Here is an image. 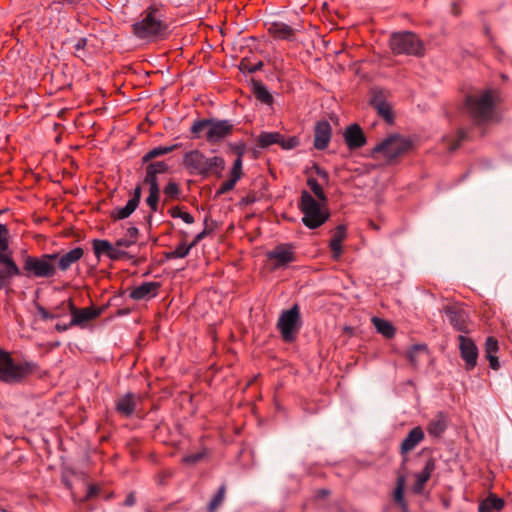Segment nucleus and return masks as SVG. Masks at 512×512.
Returning <instances> with one entry per match:
<instances>
[{"label":"nucleus","instance_id":"a878e982","mask_svg":"<svg viewBox=\"0 0 512 512\" xmlns=\"http://www.w3.org/2000/svg\"><path fill=\"white\" fill-rule=\"evenodd\" d=\"M347 236V227L344 224L338 225L329 242V248L332 252L333 259L337 260L342 254V242Z\"/></svg>","mask_w":512,"mask_h":512},{"label":"nucleus","instance_id":"c756f323","mask_svg":"<svg viewBox=\"0 0 512 512\" xmlns=\"http://www.w3.org/2000/svg\"><path fill=\"white\" fill-rule=\"evenodd\" d=\"M499 350L498 341L495 337L489 336L485 342V353L489 361V365L493 370H498L500 367L498 357L495 355Z\"/></svg>","mask_w":512,"mask_h":512},{"label":"nucleus","instance_id":"a19ab883","mask_svg":"<svg viewBox=\"0 0 512 512\" xmlns=\"http://www.w3.org/2000/svg\"><path fill=\"white\" fill-rule=\"evenodd\" d=\"M7 236L8 229L6 225L0 224V257L12 256Z\"/></svg>","mask_w":512,"mask_h":512},{"label":"nucleus","instance_id":"e433bc0d","mask_svg":"<svg viewBox=\"0 0 512 512\" xmlns=\"http://www.w3.org/2000/svg\"><path fill=\"white\" fill-rule=\"evenodd\" d=\"M226 495V485L222 484L216 494L212 497L207 505V512H217L219 507L223 504Z\"/></svg>","mask_w":512,"mask_h":512},{"label":"nucleus","instance_id":"9d476101","mask_svg":"<svg viewBox=\"0 0 512 512\" xmlns=\"http://www.w3.org/2000/svg\"><path fill=\"white\" fill-rule=\"evenodd\" d=\"M268 260L273 261L272 269L287 267L296 261L295 247L290 243L279 244L266 254Z\"/></svg>","mask_w":512,"mask_h":512},{"label":"nucleus","instance_id":"9b49d317","mask_svg":"<svg viewBox=\"0 0 512 512\" xmlns=\"http://www.w3.org/2000/svg\"><path fill=\"white\" fill-rule=\"evenodd\" d=\"M66 307L71 314V321L68 323V326L84 327L88 322L99 317L102 312L101 308L94 307L79 309L75 307L72 299L66 302Z\"/></svg>","mask_w":512,"mask_h":512},{"label":"nucleus","instance_id":"de8ad7c7","mask_svg":"<svg viewBox=\"0 0 512 512\" xmlns=\"http://www.w3.org/2000/svg\"><path fill=\"white\" fill-rule=\"evenodd\" d=\"M169 214L173 218H181L186 224H192L195 221L194 217L190 213L183 211L180 206L172 207L169 210Z\"/></svg>","mask_w":512,"mask_h":512},{"label":"nucleus","instance_id":"6e6552de","mask_svg":"<svg viewBox=\"0 0 512 512\" xmlns=\"http://www.w3.org/2000/svg\"><path fill=\"white\" fill-rule=\"evenodd\" d=\"M412 147V142L399 134H393L379 142L373 149L372 154H382L386 159L393 160Z\"/></svg>","mask_w":512,"mask_h":512},{"label":"nucleus","instance_id":"a18cd8bd","mask_svg":"<svg viewBox=\"0 0 512 512\" xmlns=\"http://www.w3.org/2000/svg\"><path fill=\"white\" fill-rule=\"evenodd\" d=\"M307 185L310 187V189L312 190V192L315 194L319 201L324 203L327 201V196L322 186L318 183V181L315 178L309 177L307 179Z\"/></svg>","mask_w":512,"mask_h":512},{"label":"nucleus","instance_id":"20e7f679","mask_svg":"<svg viewBox=\"0 0 512 512\" xmlns=\"http://www.w3.org/2000/svg\"><path fill=\"white\" fill-rule=\"evenodd\" d=\"M58 253L41 256L26 255L23 260L22 275L35 278H53L57 273L56 259Z\"/></svg>","mask_w":512,"mask_h":512},{"label":"nucleus","instance_id":"864d4df0","mask_svg":"<svg viewBox=\"0 0 512 512\" xmlns=\"http://www.w3.org/2000/svg\"><path fill=\"white\" fill-rule=\"evenodd\" d=\"M242 176V159H236L231 169L230 177L238 181Z\"/></svg>","mask_w":512,"mask_h":512},{"label":"nucleus","instance_id":"5701e85b","mask_svg":"<svg viewBox=\"0 0 512 512\" xmlns=\"http://www.w3.org/2000/svg\"><path fill=\"white\" fill-rule=\"evenodd\" d=\"M205 155L195 149L184 154L183 165L189 171L190 174L201 175L203 170Z\"/></svg>","mask_w":512,"mask_h":512},{"label":"nucleus","instance_id":"3c124183","mask_svg":"<svg viewBox=\"0 0 512 512\" xmlns=\"http://www.w3.org/2000/svg\"><path fill=\"white\" fill-rule=\"evenodd\" d=\"M278 144L284 149H293L299 144V139L297 137L285 138L282 135V140Z\"/></svg>","mask_w":512,"mask_h":512},{"label":"nucleus","instance_id":"ea45409f","mask_svg":"<svg viewBox=\"0 0 512 512\" xmlns=\"http://www.w3.org/2000/svg\"><path fill=\"white\" fill-rule=\"evenodd\" d=\"M190 251H191V246H189V244L187 245L185 242H182L175 248V250L165 252L164 257L167 260L177 259V258H185L186 256H188Z\"/></svg>","mask_w":512,"mask_h":512},{"label":"nucleus","instance_id":"1a4fd4ad","mask_svg":"<svg viewBox=\"0 0 512 512\" xmlns=\"http://www.w3.org/2000/svg\"><path fill=\"white\" fill-rule=\"evenodd\" d=\"M301 327L300 309L297 304L290 309L282 311L277 322L282 339L286 343L293 342Z\"/></svg>","mask_w":512,"mask_h":512},{"label":"nucleus","instance_id":"79ce46f5","mask_svg":"<svg viewBox=\"0 0 512 512\" xmlns=\"http://www.w3.org/2000/svg\"><path fill=\"white\" fill-rule=\"evenodd\" d=\"M66 308V302L63 301L59 306L54 308L52 311H48L44 307H39L38 312L44 320L58 318L64 313Z\"/></svg>","mask_w":512,"mask_h":512},{"label":"nucleus","instance_id":"f257e3e1","mask_svg":"<svg viewBox=\"0 0 512 512\" xmlns=\"http://www.w3.org/2000/svg\"><path fill=\"white\" fill-rule=\"evenodd\" d=\"M192 138L202 137L210 144H217L229 137L234 131V125L227 119L204 118L195 120L190 128Z\"/></svg>","mask_w":512,"mask_h":512},{"label":"nucleus","instance_id":"2eb2a0df","mask_svg":"<svg viewBox=\"0 0 512 512\" xmlns=\"http://www.w3.org/2000/svg\"><path fill=\"white\" fill-rule=\"evenodd\" d=\"M85 254L82 247H75L63 254L58 253L56 259V268L61 272L68 271L72 265L80 261Z\"/></svg>","mask_w":512,"mask_h":512},{"label":"nucleus","instance_id":"e2e57ef3","mask_svg":"<svg viewBox=\"0 0 512 512\" xmlns=\"http://www.w3.org/2000/svg\"><path fill=\"white\" fill-rule=\"evenodd\" d=\"M136 503V498H135V495L133 492L129 493L127 496H126V499L124 501V505L127 506V507H131L133 506L134 504Z\"/></svg>","mask_w":512,"mask_h":512},{"label":"nucleus","instance_id":"7ed1b4c3","mask_svg":"<svg viewBox=\"0 0 512 512\" xmlns=\"http://www.w3.org/2000/svg\"><path fill=\"white\" fill-rule=\"evenodd\" d=\"M465 108L469 117L477 125L490 122L494 118L495 104L490 90L481 94L467 95Z\"/></svg>","mask_w":512,"mask_h":512},{"label":"nucleus","instance_id":"4c0bfd02","mask_svg":"<svg viewBox=\"0 0 512 512\" xmlns=\"http://www.w3.org/2000/svg\"><path fill=\"white\" fill-rule=\"evenodd\" d=\"M138 206L128 200L127 204L121 208H115L111 212V218L113 220H123L128 218L137 208Z\"/></svg>","mask_w":512,"mask_h":512},{"label":"nucleus","instance_id":"412c9836","mask_svg":"<svg viewBox=\"0 0 512 512\" xmlns=\"http://www.w3.org/2000/svg\"><path fill=\"white\" fill-rule=\"evenodd\" d=\"M161 285L159 282H144L130 291L133 300H149L158 295Z\"/></svg>","mask_w":512,"mask_h":512},{"label":"nucleus","instance_id":"680f3d73","mask_svg":"<svg viewBox=\"0 0 512 512\" xmlns=\"http://www.w3.org/2000/svg\"><path fill=\"white\" fill-rule=\"evenodd\" d=\"M99 492V488L96 485H90L86 494V499L96 496Z\"/></svg>","mask_w":512,"mask_h":512},{"label":"nucleus","instance_id":"4d7b16f0","mask_svg":"<svg viewBox=\"0 0 512 512\" xmlns=\"http://www.w3.org/2000/svg\"><path fill=\"white\" fill-rule=\"evenodd\" d=\"M141 195H142V188L138 184L133 191V195H132V198L130 199V201L134 202V204L138 206L140 203V200H141Z\"/></svg>","mask_w":512,"mask_h":512},{"label":"nucleus","instance_id":"39448f33","mask_svg":"<svg viewBox=\"0 0 512 512\" xmlns=\"http://www.w3.org/2000/svg\"><path fill=\"white\" fill-rule=\"evenodd\" d=\"M298 206L303 214L302 222L309 229L322 226L330 216L329 212L323 210L320 203L306 190L301 192Z\"/></svg>","mask_w":512,"mask_h":512},{"label":"nucleus","instance_id":"dca6fc26","mask_svg":"<svg viewBox=\"0 0 512 512\" xmlns=\"http://www.w3.org/2000/svg\"><path fill=\"white\" fill-rule=\"evenodd\" d=\"M436 469V459L429 457L425 462L423 469L414 475L415 482L412 486V490L415 494H421L424 491L425 484L431 478L432 473Z\"/></svg>","mask_w":512,"mask_h":512},{"label":"nucleus","instance_id":"6ab92c4d","mask_svg":"<svg viewBox=\"0 0 512 512\" xmlns=\"http://www.w3.org/2000/svg\"><path fill=\"white\" fill-rule=\"evenodd\" d=\"M445 313L448 316L450 324L457 330L463 333L469 332L468 316L467 313L455 306H447Z\"/></svg>","mask_w":512,"mask_h":512},{"label":"nucleus","instance_id":"338daca9","mask_svg":"<svg viewBox=\"0 0 512 512\" xmlns=\"http://www.w3.org/2000/svg\"><path fill=\"white\" fill-rule=\"evenodd\" d=\"M171 476V473L170 472H164L162 474L159 475L160 477V483H164V480H165V477H170Z\"/></svg>","mask_w":512,"mask_h":512},{"label":"nucleus","instance_id":"69168bd1","mask_svg":"<svg viewBox=\"0 0 512 512\" xmlns=\"http://www.w3.org/2000/svg\"><path fill=\"white\" fill-rule=\"evenodd\" d=\"M72 326H68V324H60V323H57L55 325V329L58 331V332H64L66 330H68L69 328H71Z\"/></svg>","mask_w":512,"mask_h":512},{"label":"nucleus","instance_id":"bf43d9fd","mask_svg":"<svg viewBox=\"0 0 512 512\" xmlns=\"http://www.w3.org/2000/svg\"><path fill=\"white\" fill-rule=\"evenodd\" d=\"M135 244L134 243V240H130L128 238H121V239H118L116 242H115V245L118 249L120 248H128L130 247L131 245Z\"/></svg>","mask_w":512,"mask_h":512},{"label":"nucleus","instance_id":"58836bf2","mask_svg":"<svg viewBox=\"0 0 512 512\" xmlns=\"http://www.w3.org/2000/svg\"><path fill=\"white\" fill-rule=\"evenodd\" d=\"M467 138V134L463 129H459L455 136L444 137L443 141L448 143V150L450 152L455 151L461 145V143Z\"/></svg>","mask_w":512,"mask_h":512},{"label":"nucleus","instance_id":"393cba45","mask_svg":"<svg viewBox=\"0 0 512 512\" xmlns=\"http://www.w3.org/2000/svg\"><path fill=\"white\" fill-rule=\"evenodd\" d=\"M136 406V396L135 394L129 392L116 401L115 409L121 416L129 418L134 414Z\"/></svg>","mask_w":512,"mask_h":512},{"label":"nucleus","instance_id":"7c9ffc66","mask_svg":"<svg viewBox=\"0 0 512 512\" xmlns=\"http://www.w3.org/2000/svg\"><path fill=\"white\" fill-rule=\"evenodd\" d=\"M504 500L494 494H490L486 499L482 500L479 504V512H494L500 511L504 507Z\"/></svg>","mask_w":512,"mask_h":512},{"label":"nucleus","instance_id":"37998d69","mask_svg":"<svg viewBox=\"0 0 512 512\" xmlns=\"http://www.w3.org/2000/svg\"><path fill=\"white\" fill-rule=\"evenodd\" d=\"M160 188L159 186L149 185V195L146 198V203L152 212L158 211Z\"/></svg>","mask_w":512,"mask_h":512},{"label":"nucleus","instance_id":"ddd939ff","mask_svg":"<svg viewBox=\"0 0 512 512\" xmlns=\"http://www.w3.org/2000/svg\"><path fill=\"white\" fill-rule=\"evenodd\" d=\"M461 358L465 362L466 370H472L478 359V348L471 338L463 335L458 336Z\"/></svg>","mask_w":512,"mask_h":512},{"label":"nucleus","instance_id":"72a5a7b5","mask_svg":"<svg viewBox=\"0 0 512 512\" xmlns=\"http://www.w3.org/2000/svg\"><path fill=\"white\" fill-rule=\"evenodd\" d=\"M252 90L255 98L261 103L266 105L273 103V96L261 81H253Z\"/></svg>","mask_w":512,"mask_h":512},{"label":"nucleus","instance_id":"bb28decb","mask_svg":"<svg viewBox=\"0 0 512 512\" xmlns=\"http://www.w3.org/2000/svg\"><path fill=\"white\" fill-rule=\"evenodd\" d=\"M224 168L225 161L222 157L214 156L208 158L205 156L201 176L207 177L208 175H215L220 177Z\"/></svg>","mask_w":512,"mask_h":512},{"label":"nucleus","instance_id":"b1692460","mask_svg":"<svg viewBox=\"0 0 512 512\" xmlns=\"http://www.w3.org/2000/svg\"><path fill=\"white\" fill-rule=\"evenodd\" d=\"M145 168L144 184L159 186L157 176L169 171V166L165 161L148 162Z\"/></svg>","mask_w":512,"mask_h":512},{"label":"nucleus","instance_id":"cd10ccee","mask_svg":"<svg viewBox=\"0 0 512 512\" xmlns=\"http://www.w3.org/2000/svg\"><path fill=\"white\" fill-rule=\"evenodd\" d=\"M268 33L276 38L281 40L293 41L295 39V31L294 29L282 22H273L268 28Z\"/></svg>","mask_w":512,"mask_h":512},{"label":"nucleus","instance_id":"4468645a","mask_svg":"<svg viewBox=\"0 0 512 512\" xmlns=\"http://www.w3.org/2000/svg\"><path fill=\"white\" fill-rule=\"evenodd\" d=\"M92 248L98 261L102 255H106L113 261L120 260L127 255L125 251L118 249L116 245H112L108 240L93 239Z\"/></svg>","mask_w":512,"mask_h":512},{"label":"nucleus","instance_id":"c85d7f7f","mask_svg":"<svg viewBox=\"0 0 512 512\" xmlns=\"http://www.w3.org/2000/svg\"><path fill=\"white\" fill-rule=\"evenodd\" d=\"M407 358L410 364L417 368L423 361L429 358L427 346L425 344L413 345L407 352Z\"/></svg>","mask_w":512,"mask_h":512},{"label":"nucleus","instance_id":"13d9d810","mask_svg":"<svg viewBox=\"0 0 512 512\" xmlns=\"http://www.w3.org/2000/svg\"><path fill=\"white\" fill-rule=\"evenodd\" d=\"M209 234V231L207 229H204L202 232L198 233L194 239L192 240V242L189 244V246H191V249L194 248L195 246H197V244L203 240L207 235Z\"/></svg>","mask_w":512,"mask_h":512},{"label":"nucleus","instance_id":"423d86ee","mask_svg":"<svg viewBox=\"0 0 512 512\" xmlns=\"http://www.w3.org/2000/svg\"><path fill=\"white\" fill-rule=\"evenodd\" d=\"M158 13L156 7H148L141 14V20L132 25L134 35L140 39H147L160 34L165 29V24Z\"/></svg>","mask_w":512,"mask_h":512},{"label":"nucleus","instance_id":"5fc2aeb1","mask_svg":"<svg viewBox=\"0 0 512 512\" xmlns=\"http://www.w3.org/2000/svg\"><path fill=\"white\" fill-rule=\"evenodd\" d=\"M232 151L237 155L236 159H242L246 150L245 143L241 142L231 146Z\"/></svg>","mask_w":512,"mask_h":512},{"label":"nucleus","instance_id":"49530a36","mask_svg":"<svg viewBox=\"0 0 512 512\" xmlns=\"http://www.w3.org/2000/svg\"><path fill=\"white\" fill-rule=\"evenodd\" d=\"M263 67V62L258 61L256 63H252L249 58H243L240 61L239 69L242 72L255 73L256 71L261 70Z\"/></svg>","mask_w":512,"mask_h":512},{"label":"nucleus","instance_id":"f704fd0d","mask_svg":"<svg viewBox=\"0 0 512 512\" xmlns=\"http://www.w3.org/2000/svg\"><path fill=\"white\" fill-rule=\"evenodd\" d=\"M372 322L378 333H380L381 335L388 339L394 337L395 328L391 324V322L378 317H373Z\"/></svg>","mask_w":512,"mask_h":512},{"label":"nucleus","instance_id":"0eeeda50","mask_svg":"<svg viewBox=\"0 0 512 512\" xmlns=\"http://www.w3.org/2000/svg\"><path fill=\"white\" fill-rule=\"evenodd\" d=\"M390 48L396 55L406 54L421 57L425 53L422 40L412 32H400L392 34Z\"/></svg>","mask_w":512,"mask_h":512},{"label":"nucleus","instance_id":"0e129e2a","mask_svg":"<svg viewBox=\"0 0 512 512\" xmlns=\"http://www.w3.org/2000/svg\"><path fill=\"white\" fill-rule=\"evenodd\" d=\"M87 45V39L86 38H80L77 40L76 44L74 45L75 50H81L84 49Z\"/></svg>","mask_w":512,"mask_h":512},{"label":"nucleus","instance_id":"aec40b11","mask_svg":"<svg viewBox=\"0 0 512 512\" xmlns=\"http://www.w3.org/2000/svg\"><path fill=\"white\" fill-rule=\"evenodd\" d=\"M425 435L420 426L414 427L400 445V454L404 456L403 464L406 463V455L412 451L420 442L423 441Z\"/></svg>","mask_w":512,"mask_h":512},{"label":"nucleus","instance_id":"f8f14e48","mask_svg":"<svg viewBox=\"0 0 512 512\" xmlns=\"http://www.w3.org/2000/svg\"><path fill=\"white\" fill-rule=\"evenodd\" d=\"M0 289H7L14 277L22 275L21 269L18 267L12 256L0 257Z\"/></svg>","mask_w":512,"mask_h":512},{"label":"nucleus","instance_id":"8fccbe9b","mask_svg":"<svg viewBox=\"0 0 512 512\" xmlns=\"http://www.w3.org/2000/svg\"><path fill=\"white\" fill-rule=\"evenodd\" d=\"M164 193L169 198H172V199L178 198V196L180 194V188H179L178 183L170 180L164 188Z\"/></svg>","mask_w":512,"mask_h":512},{"label":"nucleus","instance_id":"2f4dec72","mask_svg":"<svg viewBox=\"0 0 512 512\" xmlns=\"http://www.w3.org/2000/svg\"><path fill=\"white\" fill-rule=\"evenodd\" d=\"M447 428L446 418L443 413H438L431 419L427 426V431L434 437L441 436Z\"/></svg>","mask_w":512,"mask_h":512},{"label":"nucleus","instance_id":"f03ea898","mask_svg":"<svg viewBox=\"0 0 512 512\" xmlns=\"http://www.w3.org/2000/svg\"><path fill=\"white\" fill-rule=\"evenodd\" d=\"M37 369V365L31 361L16 362L11 354L0 349V382L6 384H18L27 379Z\"/></svg>","mask_w":512,"mask_h":512},{"label":"nucleus","instance_id":"c9c22d12","mask_svg":"<svg viewBox=\"0 0 512 512\" xmlns=\"http://www.w3.org/2000/svg\"><path fill=\"white\" fill-rule=\"evenodd\" d=\"M282 140V135L279 132H262L257 139V144L261 148L269 147L273 144H278Z\"/></svg>","mask_w":512,"mask_h":512},{"label":"nucleus","instance_id":"f3484780","mask_svg":"<svg viewBox=\"0 0 512 512\" xmlns=\"http://www.w3.org/2000/svg\"><path fill=\"white\" fill-rule=\"evenodd\" d=\"M332 135V128L327 120L318 121L314 128V147L324 150L328 147Z\"/></svg>","mask_w":512,"mask_h":512},{"label":"nucleus","instance_id":"a211bd4d","mask_svg":"<svg viewBox=\"0 0 512 512\" xmlns=\"http://www.w3.org/2000/svg\"><path fill=\"white\" fill-rule=\"evenodd\" d=\"M344 140L350 150L359 149L367 142L366 136L358 124H352L345 129Z\"/></svg>","mask_w":512,"mask_h":512},{"label":"nucleus","instance_id":"603ef678","mask_svg":"<svg viewBox=\"0 0 512 512\" xmlns=\"http://www.w3.org/2000/svg\"><path fill=\"white\" fill-rule=\"evenodd\" d=\"M236 183H237V181L230 177L229 180H227L221 184V186L219 187V189L216 192V195L219 196V195L225 194V193L233 190Z\"/></svg>","mask_w":512,"mask_h":512},{"label":"nucleus","instance_id":"09e8293b","mask_svg":"<svg viewBox=\"0 0 512 512\" xmlns=\"http://www.w3.org/2000/svg\"><path fill=\"white\" fill-rule=\"evenodd\" d=\"M206 456V450L199 451L196 453L188 454L182 458V462L188 465H195L204 459Z\"/></svg>","mask_w":512,"mask_h":512},{"label":"nucleus","instance_id":"052dcab7","mask_svg":"<svg viewBox=\"0 0 512 512\" xmlns=\"http://www.w3.org/2000/svg\"><path fill=\"white\" fill-rule=\"evenodd\" d=\"M138 233H139V231L136 227H129L127 229V235L129 236L128 239L134 240V243H136V241H137Z\"/></svg>","mask_w":512,"mask_h":512},{"label":"nucleus","instance_id":"774afa93","mask_svg":"<svg viewBox=\"0 0 512 512\" xmlns=\"http://www.w3.org/2000/svg\"><path fill=\"white\" fill-rule=\"evenodd\" d=\"M243 201L246 203V204H251L255 201V197L254 196H247L246 198L243 199Z\"/></svg>","mask_w":512,"mask_h":512},{"label":"nucleus","instance_id":"473e14b6","mask_svg":"<svg viewBox=\"0 0 512 512\" xmlns=\"http://www.w3.org/2000/svg\"><path fill=\"white\" fill-rule=\"evenodd\" d=\"M180 145L181 144L176 143V144H173L170 146L155 147V148L151 149L150 151H148L147 153H145L143 155L141 161L143 164H146L157 157H160V156H163V155L173 152L174 150L178 149L180 147Z\"/></svg>","mask_w":512,"mask_h":512},{"label":"nucleus","instance_id":"c03bdc74","mask_svg":"<svg viewBox=\"0 0 512 512\" xmlns=\"http://www.w3.org/2000/svg\"><path fill=\"white\" fill-rule=\"evenodd\" d=\"M406 479L405 476L400 474L397 477L396 488L394 492V500L399 505H405L404 501V487H405Z\"/></svg>","mask_w":512,"mask_h":512},{"label":"nucleus","instance_id":"4be33fe9","mask_svg":"<svg viewBox=\"0 0 512 512\" xmlns=\"http://www.w3.org/2000/svg\"><path fill=\"white\" fill-rule=\"evenodd\" d=\"M371 106H373L377 113L387 122L392 123L394 116L391 105L385 100L382 91H374L373 96L370 100Z\"/></svg>","mask_w":512,"mask_h":512},{"label":"nucleus","instance_id":"6e6d98bb","mask_svg":"<svg viewBox=\"0 0 512 512\" xmlns=\"http://www.w3.org/2000/svg\"><path fill=\"white\" fill-rule=\"evenodd\" d=\"M313 169L315 170V173L324 181H329V173L322 167H320L317 164L313 165Z\"/></svg>","mask_w":512,"mask_h":512}]
</instances>
